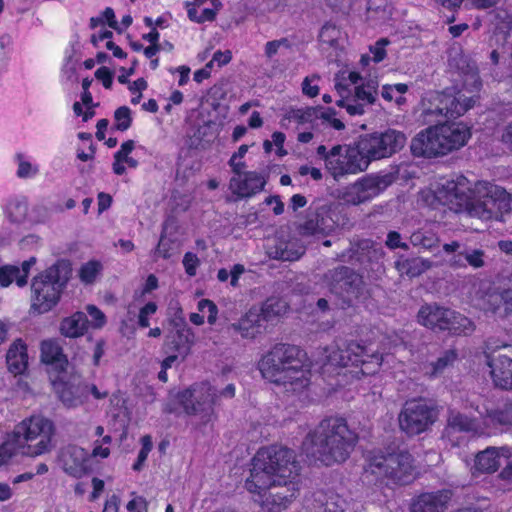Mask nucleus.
<instances>
[{
  "instance_id": "b1692460",
  "label": "nucleus",
  "mask_w": 512,
  "mask_h": 512,
  "mask_svg": "<svg viewBox=\"0 0 512 512\" xmlns=\"http://www.w3.org/2000/svg\"><path fill=\"white\" fill-rule=\"evenodd\" d=\"M491 376L497 387L512 389V359L505 355L487 356Z\"/></svg>"
},
{
  "instance_id": "a211bd4d",
  "label": "nucleus",
  "mask_w": 512,
  "mask_h": 512,
  "mask_svg": "<svg viewBox=\"0 0 512 512\" xmlns=\"http://www.w3.org/2000/svg\"><path fill=\"white\" fill-rule=\"evenodd\" d=\"M88 453L77 445H67L59 451L58 461L63 471L74 478H81L89 472Z\"/></svg>"
},
{
  "instance_id": "2f4dec72",
  "label": "nucleus",
  "mask_w": 512,
  "mask_h": 512,
  "mask_svg": "<svg viewBox=\"0 0 512 512\" xmlns=\"http://www.w3.org/2000/svg\"><path fill=\"white\" fill-rule=\"evenodd\" d=\"M443 115L444 114H441V110H439L438 106L434 103L430 93H426L421 100L419 121L424 125H429V127L442 125L446 122Z\"/></svg>"
},
{
  "instance_id": "c9c22d12",
  "label": "nucleus",
  "mask_w": 512,
  "mask_h": 512,
  "mask_svg": "<svg viewBox=\"0 0 512 512\" xmlns=\"http://www.w3.org/2000/svg\"><path fill=\"white\" fill-rule=\"evenodd\" d=\"M432 266L431 261L420 257L403 259L395 262V268L409 277H417L426 272Z\"/></svg>"
},
{
  "instance_id": "9b49d317",
  "label": "nucleus",
  "mask_w": 512,
  "mask_h": 512,
  "mask_svg": "<svg viewBox=\"0 0 512 512\" xmlns=\"http://www.w3.org/2000/svg\"><path fill=\"white\" fill-rule=\"evenodd\" d=\"M436 419V409L423 399L406 401L398 415L399 427L408 436L427 431Z\"/></svg>"
},
{
  "instance_id": "ea45409f",
  "label": "nucleus",
  "mask_w": 512,
  "mask_h": 512,
  "mask_svg": "<svg viewBox=\"0 0 512 512\" xmlns=\"http://www.w3.org/2000/svg\"><path fill=\"white\" fill-rule=\"evenodd\" d=\"M335 88L341 98L336 101V105L342 108H345L346 111L352 115H363L365 113V109H362L360 104H354L352 101V97L350 92H348L347 86L342 83H336Z\"/></svg>"
},
{
  "instance_id": "72a5a7b5",
  "label": "nucleus",
  "mask_w": 512,
  "mask_h": 512,
  "mask_svg": "<svg viewBox=\"0 0 512 512\" xmlns=\"http://www.w3.org/2000/svg\"><path fill=\"white\" fill-rule=\"evenodd\" d=\"M485 423L493 427H512V401L486 411Z\"/></svg>"
},
{
  "instance_id": "aec40b11",
  "label": "nucleus",
  "mask_w": 512,
  "mask_h": 512,
  "mask_svg": "<svg viewBox=\"0 0 512 512\" xmlns=\"http://www.w3.org/2000/svg\"><path fill=\"white\" fill-rule=\"evenodd\" d=\"M451 498L449 489L422 493L413 499L411 512H445Z\"/></svg>"
},
{
  "instance_id": "8fccbe9b",
  "label": "nucleus",
  "mask_w": 512,
  "mask_h": 512,
  "mask_svg": "<svg viewBox=\"0 0 512 512\" xmlns=\"http://www.w3.org/2000/svg\"><path fill=\"white\" fill-rule=\"evenodd\" d=\"M459 256L463 257L466 260V262L474 268L483 267L485 264V253L483 250L480 249H466L465 251L460 252Z\"/></svg>"
},
{
  "instance_id": "09e8293b",
  "label": "nucleus",
  "mask_w": 512,
  "mask_h": 512,
  "mask_svg": "<svg viewBox=\"0 0 512 512\" xmlns=\"http://www.w3.org/2000/svg\"><path fill=\"white\" fill-rule=\"evenodd\" d=\"M101 265L96 261H90L84 264L79 272L80 279L86 284H91L95 281L99 273Z\"/></svg>"
},
{
  "instance_id": "f8f14e48",
  "label": "nucleus",
  "mask_w": 512,
  "mask_h": 512,
  "mask_svg": "<svg viewBox=\"0 0 512 512\" xmlns=\"http://www.w3.org/2000/svg\"><path fill=\"white\" fill-rule=\"evenodd\" d=\"M406 140L404 133L388 129L382 133L366 135L358 142V147L369 165L371 161L390 157L400 151Z\"/></svg>"
},
{
  "instance_id": "bf43d9fd",
  "label": "nucleus",
  "mask_w": 512,
  "mask_h": 512,
  "mask_svg": "<svg viewBox=\"0 0 512 512\" xmlns=\"http://www.w3.org/2000/svg\"><path fill=\"white\" fill-rule=\"evenodd\" d=\"M389 43V41L386 38H381L378 40L374 47H372L370 50L373 54V60L376 63L381 62L386 57V51L385 46Z\"/></svg>"
},
{
  "instance_id": "20e7f679",
  "label": "nucleus",
  "mask_w": 512,
  "mask_h": 512,
  "mask_svg": "<svg viewBox=\"0 0 512 512\" xmlns=\"http://www.w3.org/2000/svg\"><path fill=\"white\" fill-rule=\"evenodd\" d=\"M305 356L298 346L278 343L262 357L259 369L265 379L282 385L286 392L302 393L310 384Z\"/></svg>"
},
{
  "instance_id": "13d9d810",
  "label": "nucleus",
  "mask_w": 512,
  "mask_h": 512,
  "mask_svg": "<svg viewBox=\"0 0 512 512\" xmlns=\"http://www.w3.org/2000/svg\"><path fill=\"white\" fill-rule=\"evenodd\" d=\"M114 73L107 67L102 66L95 72V77L100 80L106 89H110L113 84Z\"/></svg>"
},
{
  "instance_id": "c85d7f7f",
  "label": "nucleus",
  "mask_w": 512,
  "mask_h": 512,
  "mask_svg": "<svg viewBox=\"0 0 512 512\" xmlns=\"http://www.w3.org/2000/svg\"><path fill=\"white\" fill-rule=\"evenodd\" d=\"M8 370L14 375L23 374L28 367L27 346L21 340H15L9 347L6 354Z\"/></svg>"
},
{
  "instance_id": "4be33fe9",
  "label": "nucleus",
  "mask_w": 512,
  "mask_h": 512,
  "mask_svg": "<svg viewBox=\"0 0 512 512\" xmlns=\"http://www.w3.org/2000/svg\"><path fill=\"white\" fill-rule=\"evenodd\" d=\"M452 315V310L438 306L437 304H427L420 308L418 312V321L425 327L435 331H445L447 321Z\"/></svg>"
},
{
  "instance_id": "f704fd0d",
  "label": "nucleus",
  "mask_w": 512,
  "mask_h": 512,
  "mask_svg": "<svg viewBox=\"0 0 512 512\" xmlns=\"http://www.w3.org/2000/svg\"><path fill=\"white\" fill-rule=\"evenodd\" d=\"M378 83L375 80H369L366 83L355 86L354 92L350 93L354 104H360L362 109L366 105H372L376 101Z\"/></svg>"
},
{
  "instance_id": "79ce46f5",
  "label": "nucleus",
  "mask_w": 512,
  "mask_h": 512,
  "mask_svg": "<svg viewBox=\"0 0 512 512\" xmlns=\"http://www.w3.org/2000/svg\"><path fill=\"white\" fill-rule=\"evenodd\" d=\"M28 213V205L25 201L14 200L7 206V214L11 222L22 223Z\"/></svg>"
},
{
  "instance_id": "4468645a",
  "label": "nucleus",
  "mask_w": 512,
  "mask_h": 512,
  "mask_svg": "<svg viewBox=\"0 0 512 512\" xmlns=\"http://www.w3.org/2000/svg\"><path fill=\"white\" fill-rule=\"evenodd\" d=\"M332 360L343 367L361 365L362 374L371 375L378 371L382 357L374 353L368 354L363 346L356 342H350L345 348H338L333 352Z\"/></svg>"
},
{
  "instance_id": "864d4df0",
  "label": "nucleus",
  "mask_w": 512,
  "mask_h": 512,
  "mask_svg": "<svg viewBox=\"0 0 512 512\" xmlns=\"http://www.w3.org/2000/svg\"><path fill=\"white\" fill-rule=\"evenodd\" d=\"M36 264V258L30 257L28 260L23 261L21 267H19V278H17V285L23 287L27 284V278L30 273L31 267Z\"/></svg>"
},
{
  "instance_id": "49530a36",
  "label": "nucleus",
  "mask_w": 512,
  "mask_h": 512,
  "mask_svg": "<svg viewBox=\"0 0 512 512\" xmlns=\"http://www.w3.org/2000/svg\"><path fill=\"white\" fill-rule=\"evenodd\" d=\"M289 118L296 120L300 124L308 123L319 118V109L315 107L295 109L290 112Z\"/></svg>"
},
{
  "instance_id": "473e14b6",
  "label": "nucleus",
  "mask_w": 512,
  "mask_h": 512,
  "mask_svg": "<svg viewBox=\"0 0 512 512\" xmlns=\"http://www.w3.org/2000/svg\"><path fill=\"white\" fill-rule=\"evenodd\" d=\"M458 358L456 349L445 350L436 361L430 362L424 366V373L429 378H435L444 373V371L453 366Z\"/></svg>"
},
{
  "instance_id": "6e6d98bb",
  "label": "nucleus",
  "mask_w": 512,
  "mask_h": 512,
  "mask_svg": "<svg viewBox=\"0 0 512 512\" xmlns=\"http://www.w3.org/2000/svg\"><path fill=\"white\" fill-rule=\"evenodd\" d=\"M199 263H200V261L196 254H194L192 252L185 253L184 258H183V265L185 268V272L189 276L196 275V270H197V267L199 266Z\"/></svg>"
},
{
  "instance_id": "1a4fd4ad",
  "label": "nucleus",
  "mask_w": 512,
  "mask_h": 512,
  "mask_svg": "<svg viewBox=\"0 0 512 512\" xmlns=\"http://www.w3.org/2000/svg\"><path fill=\"white\" fill-rule=\"evenodd\" d=\"M396 179L393 172L368 174L345 187L339 198L346 204L360 205L378 196Z\"/></svg>"
},
{
  "instance_id": "e433bc0d",
  "label": "nucleus",
  "mask_w": 512,
  "mask_h": 512,
  "mask_svg": "<svg viewBox=\"0 0 512 512\" xmlns=\"http://www.w3.org/2000/svg\"><path fill=\"white\" fill-rule=\"evenodd\" d=\"M447 328L453 335H470L475 330L474 323L466 316L452 310V315L447 321Z\"/></svg>"
},
{
  "instance_id": "c756f323",
  "label": "nucleus",
  "mask_w": 512,
  "mask_h": 512,
  "mask_svg": "<svg viewBox=\"0 0 512 512\" xmlns=\"http://www.w3.org/2000/svg\"><path fill=\"white\" fill-rule=\"evenodd\" d=\"M88 328V319L85 313L76 312L64 318L60 323V333L64 337L78 338L85 334Z\"/></svg>"
},
{
  "instance_id": "7ed1b4c3",
  "label": "nucleus",
  "mask_w": 512,
  "mask_h": 512,
  "mask_svg": "<svg viewBox=\"0 0 512 512\" xmlns=\"http://www.w3.org/2000/svg\"><path fill=\"white\" fill-rule=\"evenodd\" d=\"M358 441L342 417L323 419L303 440L302 449L308 458L325 466L345 462Z\"/></svg>"
},
{
  "instance_id": "412c9836",
  "label": "nucleus",
  "mask_w": 512,
  "mask_h": 512,
  "mask_svg": "<svg viewBox=\"0 0 512 512\" xmlns=\"http://www.w3.org/2000/svg\"><path fill=\"white\" fill-rule=\"evenodd\" d=\"M266 185L264 176L256 171H248L243 177H232L229 189L239 198H250L261 192Z\"/></svg>"
},
{
  "instance_id": "603ef678",
  "label": "nucleus",
  "mask_w": 512,
  "mask_h": 512,
  "mask_svg": "<svg viewBox=\"0 0 512 512\" xmlns=\"http://www.w3.org/2000/svg\"><path fill=\"white\" fill-rule=\"evenodd\" d=\"M198 309L202 313L208 312L207 320L209 324L215 323L218 309L214 302L208 299H202L198 302Z\"/></svg>"
},
{
  "instance_id": "f3484780",
  "label": "nucleus",
  "mask_w": 512,
  "mask_h": 512,
  "mask_svg": "<svg viewBox=\"0 0 512 512\" xmlns=\"http://www.w3.org/2000/svg\"><path fill=\"white\" fill-rule=\"evenodd\" d=\"M410 149L416 157L432 158L447 154L438 125L430 126L418 133L412 139Z\"/></svg>"
},
{
  "instance_id": "a878e982",
  "label": "nucleus",
  "mask_w": 512,
  "mask_h": 512,
  "mask_svg": "<svg viewBox=\"0 0 512 512\" xmlns=\"http://www.w3.org/2000/svg\"><path fill=\"white\" fill-rule=\"evenodd\" d=\"M52 384L54 392L64 406L68 408L77 407L85 401L83 382L71 383L54 380Z\"/></svg>"
},
{
  "instance_id": "f257e3e1",
  "label": "nucleus",
  "mask_w": 512,
  "mask_h": 512,
  "mask_svg": "<svg viewBox=\"0 0 512 512\" xmlns=\"http://www.w3.org/2000/svg\"><path fill=\"white\" fill-rule=\"evenodd\" d=\"M300 466L293 450L282 446L259 449L252 459L245 488L266 512H281L298 493Z\"/></svg>"
},
{
  "instance_id": "338daca9",
  "label": "nucleus",
  "mask_w": 512,
  "mask_h": 512,
  "mask_svg": "<svg viewBox=\"0 0 512 512\" xmlns=\"http://www.w3.org/2000/svg\"><path fill=\"white\" fill-rule=\"evenodd\" d=\"M507 282H508V288L504 289V295L495 296L494 298L496 300L504 299L508 305V309H512V270L510 271V273L507 276Z\"/></svg>"
},
{
  "instance_id": "39448f33",
  "label": "nucleus",
  "mask_w": 512,
  "mask_h": 512,
  "mask_svg": "<svg viewBox=\"0 0 512 512\" xmlns=\"http://www.w3.org/2000/svg\"><path fill=\"white\" fill-rule=\"evenodd\" d=\"M413 457L407 451L385 454L371 452L366 457L364 476L369 481L388 480L394 484L405 485L413 480Z\"/></svg>"
},
{
  "instance_id": "c03bdc74",
  "label": "nucleus",
  "mask_w": 512,
  "mask_h": 512,
  "mask_svg": "<svg viewBox=\"0 0 512 512\" xmlns=\"http://www.w3.org/2000/svg\"><path fill=\"white\" fill-rule=\"evenodd\" d=\"M502 295H504V290L501 292H496V293L490 294L488 296L487 303L489 305L488 310H490L492 313H494L500 317H505L509 313L512 312V309H508V305L504 299L496 300L494 298L495 296H502Z\"/></svg>"
},
{
  "instance_id": "69168bd1",
  "label": "nucleus",
  "mask_w": 512,
  "mask_h": 512,
  "mask_svg": "<svg viewBox=\"0 0 512 512\" xmlns=\"http://www.w3.org/2000/svg\"><path fill=\"white\" fill-rule=\"evenodd\" d=\"M344 501L339 497L332 496L324 504V512H343Z\"/></svg>"
},
{
  "instance_id": "0eeeda50",
  "label": "nucleus",
  "mask_w": 512,
  "mask_h": 512,
  "mask_svg": "<svg viewBox=\"0 0 512 512\" xmlns=\"http://www.w3.org/2000/svg\"><path fill=\"white\" fill-rule=\"evenodd\" d=\"M54 425L49 419L33 416L18 423L11 432L22 447V455L37 457L50 452Z\"/></svg>"
},
{
  "instance_id": "680f3d73",
  "label": "nucleus",
  "mask_w": 512,
  "mask_h": 512,
  "mask_svg": "<svg viewBox=\"0 0 512 512\" xmlns=\"http://www.w3.org/2000/svg\"><path fill=\"white\" fill-rule=\"evenodd\" d=\"M171 242L165 239L163 236L160 238L159 243L154 251L155 257H161L164 259L170 258Z\"/></svg>"
},
{
  "instance_id": "de8ad7c7",
  "label": "nucleus",
  "mask_w": 512,
  "mask_h": 512,
  "mask_svg": "<svg viewBox=\"0 0 512 512\" xmlns=\"http://www.w3.org/2000/svg\"><path fill=\"white\" fill-rule=\"evenodd\" d=\"M142 448L138 453L137 460L133 465L134 471H141L144 463L148 457V454L152 450V440L149 435H145L141 438Z\"/></svg>"
},
{
  "instance_id": "2eb2a0df",
  "label": "nucleus",
  "mask_w": 512,
  "mask_h": 512,
  "mask_svg": "<svg viewBox=\"0 0 512 512\" xmlns=\"http://www.w3.org/2000/svg\"><path fill=\"white\" fill-rule=\"evenodd\" d=\"M429 93L434 103L441 110V114H444L445 121L463 115L474 104L472 98H466L456 89H445L441 92L430 91Z\"/></svg>"
},
{
  "instance_id": "58836bf2",
  "label": "nucleus",
  "mask_w": 512,
  "mask_h": 512,
  "mask_svg": "<svg viewBox=\"0 0 512 512\" xmlns=\"http://www.w3.org/2000/svg\"><path fill=\"white\" fill-rule=\"evenodd\" d=\"M448 428L457 432H471L477 429V423L468 416L451 410L448 416Z\"/></svg>"
},
{
  "instance_id": "774afa93",
  "label": "nucleus",
  "mask_w": 512,
  "mask_h": 512,
  "mask_svg": "<svg viewBox=\"0 0 512 512\" xmlns=\"http://www.w3.org/2000/svg\"><path fill=\"white\" fill-rule=\"evenodd\" d=\"M127 509L130 512H142L147 509V501L143 497H137L128 502Z\"/></svg>"
},
{
  "instance_id": "0e129e2a",
  "label": "nucleus",
  "mask_w": 512,
  "mask_h": 512,
  "mask_svg": "<svg viewBox=\"0 0 512 512\" xmlns=\"http://www.w3.org/2000/svg\"><path fill=\"white\" fill-rule=\"evenodd\" d=\"M287 39L283 38L280 40L269 41L265 45V55L268 58H272L279 50L280 46L287 45Z\"/></svg>"
},
{
  "instance_id": "4c0bfd02",
  "label": "nucleus",
  "mask_w": 512,
  "mask_h": 512,
  "mask_svg": "<svg viewBox=\"0 0 512 512\" xmlns=\"http://www.w3.org/2000/svg\"><path fill=\"white\" fill-rule=\"evenodd\" d=\"M286 310V303L278 298H268L261 307L257 308V313L263 322L273 320Z\"/></svg>"
},
{
  "instance_id": "f03ea898",
  "label": "nucleus",
  "mask_w": 512,
  "mask_h": 512,
  "mask_svg": "<svg viewBox=\"0 0 512 512\" xmlns=\"http://www.w3.org/2000/svg\"><path fill=\"white\" fill-rule=\"evenodd\" d=\"M436 197L450 210L483 221H503L512 210V195L505 189L486 181H478L471 188L463 175L442 184Z\"/></svg>"
},
{
  "instance_id": "ddd939ff",
  "label": "nucleus",
  "mask_w": 512,
  "mask_h": 512,
  "mask_svg": "<svg viewBox=\"0 0 512 512\" xmlns=\"http://www.w3.org/2000/svg\"><path fill=\"white\" fill-rule=\"evenodd\" d=\"M217 392L207 383H201L178 394V399L188 415H201L209 421L217 401Z\"/></svg>"
},
{
  "instance_id": "6ab92c4d",
  "label": "nucleus",
  "mask_w": 512,
  "mask_h": 512,
  "mask_svg": "<svg viewBox=\"0 0 512 512\" xmlns=\"http://www.w3.org/2000/svg\"><path fill=\"white\" fill-rule=\"evenodd\" d=\"M305 251L306 247L297 238H275L266 246L268 257L280 261H296Z\"/></svg>"
},
{
  "instance_id": "5701e85b",
  "label": "nucleus",
  "mask_w": 512,
  "mask_h": 512,
  "mask_svg": "<svg viewBox=\"0 0 512 512\" xmlns=\"http://www.w3.org/2000/svg\"><path fill=\"white\" fill-rule=\"evenodd\" d=\"M447 153L463 147L471 137L470 128L463 123L438 125Z\"/></svg>"
},
{
  "instance_id": "4d7b16f0",
  "label": "nucleus",
  "mask_w": 512,
  "mask_h": 512,
  "mask_svg": "<svg viewBox=\"0 0 512 512\" xmlns=\"http://www.w3.org/2000/svg\"><path fill=\"white\" fill-rule=\"evenodd\" d=\"M157 306L154 302H148L144 307L140 309L138 315V323L141 327L146 328L149 326V315L156 312Z\"/></svg>"
},
{
  "instance_id": "423d86ee",
  "label": "nucleus",
  "mask_w": 512,
  "mask_h": 512,
  "mask_svg": "<svg viewBox=\"0 0 512 512\" xmlns=\"http://www.w3.org/2000/svg\"><path fill=\"white\" fill-rule=\"evenodd\" d=\"M71 268L66 261L54 265L35 276L31 283V308L39 314L50 311L57 305L61 293L70 278Z\"/></svg>"
},
{
  "instance_id": "9d476101",
  "label": "nucleus",
  "mask_w": 512,
  "mask_h": 512,
  "mask_svg": "<svg viewBox=\"0 0 512 512\" xmlns=\"http://www.w3.org/2000/svg\"><path fill=\"white\" fill-rule=\"evenodd\" d=\"M367 168L368 160L362 155L358 144L355 147L335 145L326 159V169L335 181L363 172Z\"/></svg>"
},
{
  "instance_id": "5fc2aeb1",
  "label": "nucleus",
  "mask_w": 512,
  "mask_h": 512,
  "mask_svg": "<svg viewBox=\"0 0 512 512\" xmlns=\"http://www.w3.org/2000/svg\"><path fill=\"white\" fill-rule=\"evenodd\" d=\"M385 245L391 250L397 248H401L403 250L409 249L408 244L406 242H402L401 235L397 231L388 232Z\"/></svg>"
},
{
  "instance_id": "6e6552de",
  "label": "nucleus",
  "mask_w": 512,
  "mask_h": 512,
  "mask_svg": "<svg viewBox=\"0 0 512 512\" xmlns=\"http://www.w3.org/2000/svg\"><path fill=\"white\" fill-rule=\"evenodd\" d=\"M323 282L333 295L342 299L345 306H351L364 293L363 277L348 266L341 265L327 270Z\"/></svg>"
},
{
  "instance_id": "052dcab7",
  "label": "nucleus",
  "mask_w": 512,
  "mask_h": 512,
  "mask_svg": "<svg viewBox=\"0 0 512 512\" xmlns=\"http://www.w3.org/2000/svg\"><path fill=\"white\" fill-rule=\"evenodd\" d=\"M17 158L19 160V166H18V170H17L18 177L28 178L37 173V168H33L31 163L22 160L21 155H18Z\"/></svg>"
},
{
  "instance_id": "e2e57ef3",
  "label": "nucleus",
  "mask_w": 512,
  "mask_h": 512,
  "mask_svg": "<svg viewBox=\"0 0 512 512\" xmlns=\"http://www.w3.org/2000/svg\"><path fill=\"white\" fill-rule=\"evenodd\" d=\"M319 77L314 75L312 78L306 77L302 82V92L310 98H314L319 94V87L317 85H311L312 79H318Z\"/></svg>"
},
{
  "instance_id": "dca6fc26",
  "label": "nucleus",
  "mask_w": 512,
  "mask_h": 512,
  "mask_svg": "<svg viewBox=\"0 0 512 512\" xmlns=\"http://www.w3.org/2000/svg\"><path fill=\"white\" fill-rule=\"evenodd\" d=\"M335 227V221L331 217V209L327 205L310 207L307 210L304 221L297 227L301 236H320L331 232Z\"/></svg>"
},
{
  "instance_id": "a19ab883",
  "label": "nucleus",
  "mask_w": 512,
  "mask_h": 512,
  "mask_svg": "<svg viewBox=\"0 0 512 512\" xmlns=\"http://www.w3.org/2000/svg\"><path fill=\"white\" fill-rule=\"evenodd\" d=\"M410 242L415 247H421L426 250H432L439 245L437 235L429 230H418L411 234Z\"/></svg>"
},
{
  "instance_id": "7c9ffc66",
  "label": "nucleus",
  "mask_w": 512,
  "mask_h": 512,
  "mask_svg": "<svg viewBox=\"0 0 512 512\" xmlns=\"http://www.w3.org/2000/svg\"><path fill=\"white\" fill-rule=\"evenodd\" d=\"M262 322L257 313V307H253L238 322L233 323L231 328L240 333L243 338H254L259 332Z\"/></svg>"
},
{
  "instance_id": "393cba45",
  "label": "nucleus",
  "mask_w": 512,
  "mask_h": 512,
  "mask_svg": "<svg viewBox=\"0 0 512 512\" xmlns=\"http://www.w3.org/2000/svg\"><path fill=\"white\" fill-rule=\"evenodd\" d=\"M511 457L512 448L510 447H488L477 454L475 467L478 471L492 473L502 465L503 459H509Z\"/></svg>"
},
{
  "instance_id": "bb28decb",
  "label": "nucleus",
  "mask_w": 512,
  "mask_h": 512,
  "mask_svg": "<svg viewBox=\"0 0 512 512\" xmlns=\"http://www.w3.org/2000/svg\"><path fill=\"white\" fill-rule=\"evenodd\" d=\"M193 341L192 330L182 321L181 326L167 337L165 345L168 351L175 352L184 359L189 354Z\"/></svg>"
},
{
  "instance_id": "cd10ccee",
  "label": "nucleus",
  "mask_w": 512,
  "mask_h": 512,
  "mask_svg": "<svg viewBox=\"0 0 512 512\" xmlns=\"http://www.w3.org/2000/svg\"><path fill=\"white\" fill-rule=\"evenodd\" d=\"M41 361L53 367L57 372H64L68 366L67 356L57 340L48 339L41 342Z\"/></svg>"
},
{
  "instance_id": "3c124183",
  "label": "nucleus",
  "mask_w": 512,
  "mask_h": 512,
  "mask_svg": "<svg viewBox=\"0 0 512 512\" xmlns=\"http://www.w3.org/2000/svg\"><path fill=\"white\" fill-rule=\"evenodd\" d=\"M19 273V267L15 265H5L0 267V285L2 287H8L13 281L17 283Z\"/></svg>"
},
{
  "instance_id": "a18cd8bd",
  "label": "nucleus",
  "mask_w": 512,
  "mask_h": 512,
  "mask_svg": "<svg viewBox=\"0 0 512 512\" xmlns=\"http://www.w3.org/2000/svg\"><path fill=\"white\" fill-rule=\"evenodd\" d=\"M115 129L126 131L132 124L131 110L127 106H121L114 112Z\"/></svg>"
},
{
  "instance_id": "37998d69",
  "label": "nucleus",
  "mask_w": 512,
  "mask_h": 512,
  "mask_svg": "<svg viewBox=\"0 0 512 512\" xmlns=\"http://www.w3.org/2000/svg\"><path fill=\"white\" fill-rule=\"evenodd\" d=\"M17 453L22 454V447L16 443L12 433H10L6 441L0 445V466Z\"/></svg>"
}]
</instances>
